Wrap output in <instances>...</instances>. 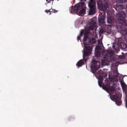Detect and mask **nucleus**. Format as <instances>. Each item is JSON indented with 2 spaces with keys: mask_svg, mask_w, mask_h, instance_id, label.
<instances>
[{
  "mask_svg": "<svg viewBox=\"0 0 127 127\" xmlns=\"http://www.w3.org/2000/svg\"><path fill=\"white\" fill-rule=\"evenodd\" d=\"M118 14L119 18L116 21V27L119 32L127 37V29L125 27H127V24L124 19L126 16L125 13L124 11H121Z\"/></svg>",
  "mask_w": 127,
  "mask_h": 127,
  "instance_id": "nucleus-1",
  "label": "nucleus"
},
{
  "mask_svg": "<svg viewBox=\"0 0 127 127\" xmlns=\"http://www.w3.org/2000/svg\"><path fill=\"white\" fill-rule=\"evenodd\" d=\"M84 50L83 54V58L84 60H81L78 61L76 64V66L80 67L84 64V61L86 62L89 60V56L92 53L93 48L89 46H84Z\"/></svg>",
  "mask_w": 127,
  "mask_h": 127,
  "instance_id": "nucleus-2",
  "label": "nucleus"
},
{
  "mask_svg": "<svg viewBox=\"0 0 127 127\" xmlns=\"http://www.w3.org/2000/svg\"><path fill=\"white\" fill-rule=\"evenodd\" d=\"M86 6L84 2H82L76 4L74 6H71L69 9L70 13H74L75 12H78L80 15L85 13Z\"/></svg>",
  "mask_w": 127,
  "mask_h": 127,
  "instance_id": "nucleus-3",
  "label": "nucleus"
},
{
  "mask_svg": "<svg viewBox=\"0 0 127 127\" xmlns=\"http://www.w3.org/2000/svg\"><path fill=\"white\" fill-rule=\"evenodd\" d=\"M113 53L114 51L112 50H108L107 51V53L105 54L103 59H100L102 65H106L107 62H112L115 61L114 58L112 57Z\"/></svg>",
  "mask_w": 127,
  "mask_h": 127,
  "instance_id": "nucleus-4",
  "label": "nucleus"
},
{
  "mask_svg": "<svg viewBox=\"0 0 127 127\" xmlns=\"http://www.w3.org/2000/svg\"><path fill=\"white\" fill-rule=\"evenodd\" d=\"M88 3L89 7L88 14L89 15H94L96 12L95 1V0H90Z\"/></svg>",
  "mask_w": 127,
  "mask_h": 127,
  "instance_id": "nucleus-5",
  "label": "nucleus"
},
{
  "mask_svg": "<svg viewBox=\"0 0 127 127\" xmlns=\"http://www.w3.org/2000/svg\"><path fill=\"white\" fill-rule=\"evenodd\" d=\"M97 4L98 9L103 12L108 11L107 8H108V3L106 2L104 4L102 3V1L100 0H97Z\"/></svg>",
  "mask_w": 127,
  "mask_h": 127,
  "instance_id": "nucleus-6",
  "label": "nucleus"
},
{
  "mask_svg": "<svg viewBox=\"0 0 127 127\" xmlns=\"http://www.w3.org/2000/svg\"><path fill=\"white\" fill-rule=\"evenodd\" d=\"M91 67L93 73H95L96 71L100 68L99 64L98 61L93 60L92 61V64Z\"/></svg>",
  "mask_w": 127,
  "mask_h": 127,
  "instance_id": "nucleus-7",
  "label": "nucleus"
},
{
  "mask_svg": "<svg viewBox=\"0 0 127 127\" xmlns=\"http://www.w3.org/2000/svg\"><path fill=\"white\" fill-rule=\"evenodd\" d=\"M89 33L86 32L84 34V36L83 37V43L85 45H89L91 44V38L88 37Z\"/></svg>",
  "mask_w": 127,
  "mask_h": 127,
  "instance_id": "nucleus-8",
  "label": "nucleus"
},
{
  "mask_svg": "<svg viewBox=\"0 0 127 127\" xmlns=\"http://www.w3.org/2000/svg\"><path fill=\"white\" fill-rule=\"evenodd\" d=\"M97 74L99 76V77L100 79V81H98V84L99 86L100 87H102V84L103 80V72L100 69L99 70L97 73Z\"/></svg>",
  "mask_w": 127,
  "mask_h": 127,
  "instance_id": "nucleus-9",
  "label": "nucleus"
},
{
  "mask_svg": "<svg viewBox=\"0 0 127 127\" xmlns=\"http://www.w3.org/2000/svg\"><path fill=\"white\" fill-rule=\"evenodd\" d=\"M105 11L103 12L101 14H100L98 17V20L99 22L101 24H104L105 22Z\"/></svg>",
  "mask_w": 127,
  "mask_h": 127,
  "instance_id": "nucleus-10",
  "label": "nucleus"
},
{
  "mask_svg": "<svg viewBox=\"0 0 127 127\" xmlns=\"http://www.w3.org/2000/svg\"><path fill=\"white\" fill-rule=\"evenodd\" d=\"M103 88L107 92H114L115 91V88L114 86H110L109 85H103Z\"/></svg>",
  "mask_w": 127,
  "mask_h": 127,
  "instance_id": "nucleus-11",
  "label": "nucleus"
},
{
  "mask_svg": "<svg viewBox=\"0 0 127 127\" xmlns=\"http://www.w3.org/2000/svg\"><path fill=\"white\" fill-rule=\"evenodd\" d=\"M95 56L97 57H101L103 58L102 59L104 58V55L102 54V55H101V52L99 50H96L95 51Z\"/></svg>",
  "mask_w": 127,
  "mask_h": 127,
  "instance_id": "nucleus-12",
  "label": "nucleus"
},
{
  "mask_svg": "<svg viewBox=\"0 0 127 127\" xmlns=\"http://www.w3.org/2000/svg\"><path fill=\"white\" fill-rule=\"evenodd\" d=\"M120 45L121 47L123 49L126 48L127 46V45L126 43L122 42H120Z\"/></svg>",
  "mask_w": 127,
  "mask_h": 127,
  "instance_id": "nucleus-13",
  "label": "nucleus"
},
{
  "mask_svg": "<svg viewBox=\"0 0 127 127\" xmlns=\"http://www.w3.org/2000/svg\"><path fill=\"white\" fill-rule=\"evenodd\" d=\"M112 98H113V99H111L112 100H115V101H116V100H117L119 99L120 98H119L118 96L117 95H114L112 96Z\"/></svg>",
  "mask_w": 127,
  "mask_h": 127,
  "instance_id": "nucleus-14",
  "label": "nucleus"
},
{
  "mask_svg": "<svg viewBox=\"0 0 127 127\" xmlns=\"http://www.w3.org/2000/svg\"><path fill=\"white\" fill-rule=\"evenodd\" d=\"M116 104L118 105H121L122 102L120 99L119 98L116 101H115Z\"/></svg>",
  "mask_w": 127,
  "mask_h": 127,
  "instance_id": "nucleus-15",
  "label": "nucleus"
},
{
  "mask_svg": "<svg viewBox=\"0 0 127 127\" xmlns=\"http://www.w3.org/2000/svg\"><path fill=\"white\" fill-rule=\"evenodd\" d=\"M107 21L108 23H111L112 21V20L111 18L108 17L107 18Z\"/></svg>",
  "mask_w": 127,
  "mask_h": 127,
  "instance_id": "nucleus-16",
  "label": "nucleus"
},
{
  "mask_svg": "<svg viewBox=\"0 0 127 127\" xmlns=\"http://www.w3.org/2000/svg\"><path fill=\"white\" fill-rule=\"evenodd\" d=\"M116 1L118 3H124L127 1V0H116Z\"/></svg>",
  "mask_w": 127,
  "mask_h": 127,
  "instance_id": "nucleus-17",
  "label": "nucleus"
},
{
  "mask_svg": "<svg viewBox=\"0 0 127 127\" xmlns=\"http://www.w3.org/2000/svg\"><path fill=\"white\" fill-rule=\"evenodd\" d=\"M113 73L114 74V75L115 76H118L119 74L117 70L116 69L114 70L113 71Z\"/></svg>",
  "mask_w": 127,
  "mask_h": 127,
  "instance_id": "nucleus-18",
  "label": "nucleus"
},
{
  "mask_svg": "<svg viewBox=\"0 0 127 127\" xmlns=\"http://www.w3.org/2000/svg\"><path fill=\"white\" fill-rule=\"evenodd\" d=\"M51 9H50L48 10H45V12L48 14H49V15H50L51 14Z\"/></svg>",
  "mask_w": 127,
  "mask_h": 127,
  "instance_id": "nucleus-19",
  "label": "nucleus"
},
{
  "mask_svg": "<svg viewBox=\"0 0 127 127\" xmlns=\"http://www.w3.org/2000/svg\"><path fill=\"white\" fill-rule=\"evenodd\" d=\"M113 47L115 51H116L117 52H118L119 51L120 49H119L118 47H116L114 45H113Z\"/></svg>",
  "mask_w": 127,
  "mask_h": 127,
  "instance_id": "nucleus-20",
  "label": "nucleus"
},
{
  "mask_svg": "<svg viewBox=\"0 0 127 127\" xmlns=\"http://www.w3.org/2000/svg\"><path fill=\"white\" fill-rule=\"evenodd\" d=\"M113 47L115 51H116L117 52H118L119 51L120 49H119L118 47H116L114 45H113Z\"/></svg>",
  "mask_w": 127,
  "mask_h": 127,
  "instance_id": "nucleus-21",
  "label": "nucleus"
},
{
  "mask_svg": "<svg viewBox=\"0 0 127 127\" xmlns=\"http://www.w3.org/2000/svg\"><path fill=\"white\" fill-rule=\"evenodd\" d=\"M91 44H92L95 43V39L94 38H93L92 39H91Z\"/></svg>",
  "mask_w": 127,
  "mask_h": 127,
  "instance_id": "nucleus-22",
  "label": "nucleus"
},
{
  "mask_svg": "<svg viewBox=\"0 0 127 127\" xmlns=\"http://www.w3.org/2000/svg\"><path fill=\"white\" fill-rule=\"evenodd\" d=\"M120 82L121 84V85L122 86V87H125L126 85H125V83H124L121 80L120 81Z\"/></svg>",
  "mask_w": 127,
  "mask_h": 127,
  "instance_id": "nucleus-23",
  "label": "nucleus"
},
{
  "mask_svg": "<svg viewBox=\"0 0 127 127\" xmlns=\"http://www.w3.org/2000/svg\"><path fill=\"white\" fill-rule=\"evenodd\" d=\"M120 82L121 84V85L122 86V87H125L126 85H125V83H124L121 80L120 81Z\"/></svg>",
  "mask_w": 127,
  "mask_h": 127,
  "instance_id": "nucleus-24",
  "label": "nucleus"
},
{
  "mask_svg": "<svg viewBox=\"0 0 127 127\" xmlns=\"http://www.w3.org/2000/svg\"><path fill=\"white\" fill-rule=\"evenodd\" d=\"M74 119V118L73 116H71L70 117H69L68 119V120L69 121H70V120H73Z\"/></svg>",
  "mask_w": 127,
  "mask_h": 127,
  "instance_id": "nucleus-25",
  "label": "nucleus"
},
{
  "mask_svg": "<svg viewBox=\"0 0 127 127\" xmlns=\"http://www.w3.org/2000/svg\"><path fill=\"white\" fill-rule=\"evenodd\" d=\"M94 29V27L92 26H90L88 28V29L89 31L92 30Z\"/></svg>",
  "mask_w": 127,
  "mask_h": 127,
  "instance_id": "nucleus-26",
  "label": "nucleus"
},
{
  "mask_svg": "<svg viewBox=\"0 0 127 127\" xmlns=\"http://www.w3.org/2000/svg\"><path fill=\"white\" fill-rule=\"evenodd\" d=\"M84 33V30H81L80 32V36H82L83 35Z\"/></svg>",
  "mask_w": 127,
  "mask_h": 127,
  "instance_id": "nucleus-27",
  "label": "nucleus"
},
{
  "mask_svg": "<svg viewBox=\"0 0 127 127\" xmlns=\"http://www.w3.org/2000/svg\"><path fill=\"white\" fill-rule=\"evenodd\" d=\"M115 93L118 95L119 96L120 95H121V94L120 93V92H119L118 91H115Z\"/></svg>",
  "mask_w": 127,
  "mask_h": 127,
  "instance_id": "nucleus-28",
  "label": "nucleus"
},
{
  "mask_svg": "<svg viewBox=\"0 0 127 127\" xmlns=\"http://www.w3.org/2000/svg\"><path fill=\"white\" fill-rule=\"evenodd\" d=\"M46 1L48 3H50L51 2H52V4L53 0H46Z\"/></svg>",
  "mask_w": 127,
  "mask_h": 127,
  "instance_id": "nucleus-29",
  "label": "nucleus"
},
{
  "mask_svg": "<svg viewBox=\"0 0 127 127\" xmlns=\"http://www.w3.org/2000/svg\"><path fill=\"white\" fill-rule=\"evenodd\" d=\"M95 49L96 50H99L100 49V47L98 46L96 47Z\"/></svg>",
  "mask_w": 127,
  "mask_h": 127,
  "instance_id": "nucleus-30",
  "label": "nucleus"
},
{
  "mask_svg": "<svg viewBox=\"0 0 127 127\" xmlns=\"http://www.w3.org/2000/svg\"><path fill=\"white\" fill-rule=\"evenodd\" d=\"M81 36H80H80H78L77 37V39L78 40V41H79V40H80V37Z\"/></svg>",
  "mask_w": 127,
  "mask_h": 127,
  "instance_id": "nucleus-31",
  "label": "nucleus"
},
{
  "mask_svg": "<svg viewBox=\"0 0 127 127\" xmlns=\"http://www.w3.org/2000/svg\"><path fill=\"white\" fill-rule=\"evenodd\" d=\"M125 105L126 107L127 108V99L125 100Z\"/></svg>",
  "mask_w": 127,
  "mask_h": 127,
  "instance_id": "nucleus-32",
  "label": "nucleus"
},
{
  "mask_svg": "<svg viewBox=\"0 0 127 127\" xmlns=\"http://www.w3.org/2000/svg\"><path fill=\"white\" fill-rule=\"evenodd\" d=\"M95 23H96L95 21V20H94V21L93 20H92L91 21V23H93L94 24H95Z\"/></svg>",
  "mask_w": 127,
  "mask_h": 127,
  "instance_id": "nucleus-33",
  "label": "nucleus"
},
{
  "mask_svg": "<svg viewBox=\"0 0 127 127\" xmlns=\"http://www.w3.org/2000/svg\"><path fill=\"white\" fill-rule=\"evenodd\" d=\"M58 12V11L57 10H54V11H53V12L54 13H56Z\"/></svg>",
  "mask_w": 127,
  "mask_h": 127,
  "instance_id": "nucleus-34",
  "label": "nucleus"
},
{
  "mask_svg": "<svg viewBox=\"0 0 127 127\" xmlns=\"http://www.w3.org/2000/svg\"><path fill=\"white\" fill-rule=\"evenodd\" d=\"M54 11V10L52 9V10H51V12L52 13L53 12V11Z\"/></svg>",
  "mask_w": 127,
  "mask_h": 127,
  "instance_id": "nucleus-35",
  "label": "nucleus"
},
{
  "mask_svg": "<svg viewBox=\"0 0 127 127\" xmlns=\"http://www.w3.org/2000/svg\"><path fill=\"white\" fill-rule=\"evenodd\" d=\"M114 85H115V84H113V86H114Z\"/></svg>",
  "mask_w": 127,
  "mask_h": 127,
  "instance_id": "nucleus-36",
  "label": "nucleus"
},
{
  "mask_svg": "<svg viewBox=\"0 0 127 127\" xmlns=\"http://www.w3.org/2000/svg\"><path fill=\"white\" fill-rule=\"evenodd\" d=\"M81 1L84 0L85 1H86V0H81Z\"/></svg>",
  "mask_w": 127,
  "mask_h": 127,
  "instance_id": "nucleus-37",
  "label": "nucleus"
},
{
  "mask_svg": "<svg viewBox=\"0 0 127 127\" xmlns=\"http://www.w3.org/2000/svg\"><path fill=\"white\" fill-rule=\"evenodd\" d=\"M126 56H127V53L126 54Z\"/></svg>",
  "mask_w": 127,
  "mask_h": 127,
  "instance_id": "nucleus-38",
  "label": "nucleus"
},
{
  "mask_svg": "<svg viewBox=\"0 0 127 127\" xmlns=\"http://www.w3.org/2000/svg\"><path fill=\"white\" fill-rule=\"evenodd\" d=\"M58 1L59 0H57ZM54 0H53V1Z\"/></svg>",
  "mask_w": 127,
  "mask_h": 127,
  "instance_id": "nucleus-39",
  "label": "nucleus"
},
{
  "mask_svg": "<svg viewBox=\"0 0 127 127\" xmlns=\"http://www.w3.org/2000/svg\"><path fill=\"white\" fill-rule=\"evenodd\" d=\"M126 41L127 42V40H126Z\"/></svg>",
  "mask_w": 127,
  "mask_h": 127,
  "instance_id": "nucleus-40",
  "label": "nucleus"
}]
</instances>
